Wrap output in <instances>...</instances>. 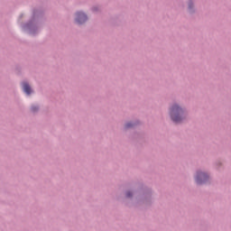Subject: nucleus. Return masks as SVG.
I'll use <instances>...</instances> for the list:
<instances>
[{"label":"nucleus","instance_id":"1","mask_svg":"<svg viewBox=\"0 0 231 231\" xmlns=\"http://www.w3.org/2000/svg\"><path fill=\"white\" fill-rule=\"evenodd\" d=\"M171 118L175 124H180L183 120V109L178 105H174L171 109Z\"/></svg>","mask_w":231,"mask_h":231},{"label":"nucleus","instance_id":"2","mask_svg":"<svg viewBox=\"0 0 231 231\" xmlns=\"http://www.w3.org/2000/svg\"><path fill=\"white\" fill-rule=\"evenodd\" d=\"M207 180H208V175L207 173H205V172H198L197 173L196 181L199 185L206 183Z\"/></svg>","mask_w":231,"mask_h":231},{"label":"nucleus","instance_id":"3","mask_svg":"<svg viewBox=\"0 0 231 231\" xmlns=\"http://www.w3.org/2000/svg\"><path fill=\"white\" fill-rule=\"evenodd\" d=\"M76 15L78 24H84L88 21V16L84 13H77Z\"/></svg>","mask_w":231,"mask_h":231},{"label":"nucleus","instance_id":"4","mask_svg":"<svg viewBox=\"0 0 231 231\" xmlns=\"http://www.w3.org/2000/svg\"><path fill=\"white\" fill-rule=\"evenodd\" d=\"M23 89L26 95H31L32 94V88H30V85L26 82L23 83Z\"/></svg>","mask_w":231,"mask_h":231},{"label":"nucleus","instance_id":"5","mask_svg":"<svg viewBox=\"0 0 231 231\" xmlns=\"http://www.w3.org/2000/svg\"><path fill=\"white\" fill-rule=\"evenodd\" d=\"M31 109H32V111L33 113H35V111H37V109H39V107H37V106H32L31 107Z\"/></svg>","mask_w":231,"mask_h":231},{"label":"nucleus","instance_id":"6","mask_svg":"<svg viewBox=\"0 0 231 231\" xmlns=\"http://www.w3.org/2000/svg\"><path fill=\"white\" fill-rule=\"evenodd\" d=\"M133 193L131 191L126 192V198H131Z\"/></svg>","mask_w":231,"mask_h":231},{"label":"nucleus","instance_id":"7","mask_svg":"<svg viewBox=\"0 0 231 231\" xmlns=\"http://www.w3.org/2000/svg\"><path fill=\"white\" fill-rule=\"evenodd\" d=\"M125 127H133V125L131 123H128L125 125Z\"/></svg>","mask_w":231,"mask_h":231}]
</instances>
